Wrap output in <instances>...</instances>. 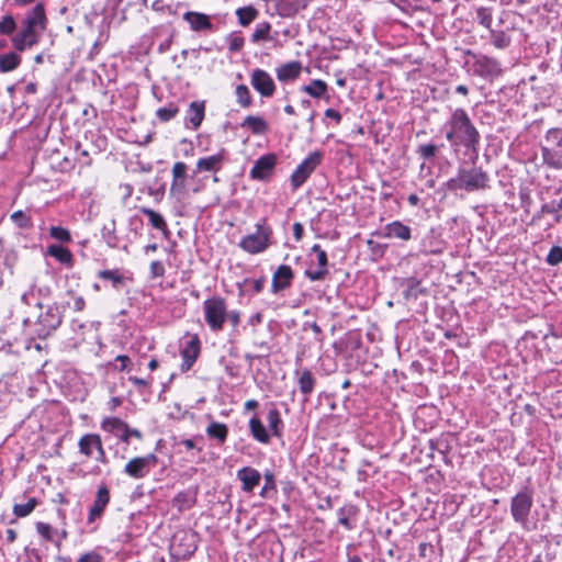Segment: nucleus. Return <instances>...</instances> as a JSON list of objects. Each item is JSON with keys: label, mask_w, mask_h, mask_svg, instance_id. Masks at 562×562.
Segmentation results:
<instances>
[{"label": "nucleus", "mask_w": 562, "mask_h": 562, "mask_svg": "<svg viewBox=\"0 0 562 562\" xmlns=\"http://www.w3.org/2000/svg\"><path fill=\"white\" fill-rule=\"evenodd\" d=\"M446 139L454 148L465 147L473 153L477 151L481 135L467 111L454 109L445 124Z\"/></svg>", "instance_id": "f257e3e1"}, {"label": "nucleus", "mask_w": 562, "mask_h": 562, "mask_svg": "<svg viewBox=\"0 0 562 562\" xmlns=\"http://www.w3.org/2000/svg\"><path fill=\"white\" fill-rule=\"evenodd\" d=\"M325 116L335 120L337 123L341 121V114L334 109H327L325 111Z\"/></svg>", "instance_id": "774afa93"}, {"label": "nucleus", "mask_w": 562, "mask_h": 562, "mask_svg": "<svg viewBox=\"0 0 562 562\" xmlns=\"http://www.w3.org/2000/svg\"><path fill=\"white\" fill-rule=\"evenodd\" d=\"M241 127H246L252 132V134L261 135L268 131V124L261 116L248 115L241 123Z\"/></svg>", "instance_id": "c85d7f7f"}, {"label": "nucleus", "mask_w": 562, "mask_h": 562, "mask_svg": "<svg viewBox=\"0 0 562 562\" xmlns=\"http://www.w3.org/2000/svg\"><path fill=\"white\" fill-rule=\"evenodd\" d=\"M560 210H562V198L558 201H551L549 203H546L541 206V213H558Z\"/></svg>", "instance_id": "4d7b16f0"}, {"label": "nucleus", "mask_w": 562, "mask_h": 562, "mask_svg": "<svg viewBox=\"0 0 562 562\" xmlns=\"http://www.w3.org/2000/svg\"><path fill=\"white\" fill-rule=\"evenodd\" d=\"M36 530L41 537H43L47 541L53 540V529L50 525L46 522H37L36 524Z\"/></svg>", "instance_id": "864d4df0"}, {"label": "nucleus", "mask_w": 562, "mask_h": 562, "mask_svg": "<svg viewBox=\"0 0 562 562\" xmlns=\"http://www.w3.org/2000/svg\"><path fill=\"white\" fill-rule=\"evenodd\" d=\"M63 313L56 305H47L45 311H42L35 322H32L30 317L23 321V324L33 325L34 334L41 339L47 338L53 331H55L61 324Z\"/></svg>", "instance_id": "7ed1b4c3"}, {"label": "nucleus", "mask_w": 562, "mask_h": 562, "mask_svg": "<svg viewBox=\"0 0 562 562\" xmlns=\"http://www.w3.org/2000/svg\"><path fill=\"white\" fill-rule=\"evenodd\" d=\"M226 317L233 326H236L239 322L238 314L226 315L224 302L220 299H213V329H220Z\"/></svg>", "instance_id": "aec40b11"}, {"label": "nucleus", "mask_w": 562, "mask_h": 562, "mask_svg": "<svg viewBox=\"0 0 562 562\" xmlns=\"http://www.w3.org/2000/svg\"><path fill=\"white\" fill-rule=\"evenodd\" d=\"M250 83L262 98H271L276 92L273 78L263 69L256 68L251 71Z\"/></svg>", "instance_id": "ddd939ff"}, {"label": "nucleus", "mask_w": 562, "mask_h": 562, "mask_svg": "<svg viewBox=\"0 0 562 562\" xmlns=\"http://www.w3.org/2000/svg\"><path fill=\"white\" fill-rule=\"evenodd\" d=\"M237 477L241 482L243 491L251 493L255 487L259 484L261 475L260 472L254 468L245 467L237 473Z\"/></svg>", "instance_id": "5701e85b"}, {"label": "nucleus", "mask_w": 562, "mask_h": 562, "mask_svg": "<svg viewBox=\"0 0 562 562\" xmlns=\"http://www.w3.org/2000/svg\"><path fill=\"white\" fill-rule=\"evenodd\" d=\"M302 71L300 61H289L276 69L277 78L281 82H290L297 79Z\"/></svg>", "instance_id": "393cba45"}, {"label": "nucleus", "mask_w": 562, "mask_h": 562, "mask_svg": "<svg viewBox=\"0 0 562 562\" xmlns=\"http://www.w3.org/2000/svg\"><path fill=\"white\" fill-rule=\"evenodd\" d=\"M183 19L190 24L193 31L211 29V21L206 14L189 11L183 14Z\"/></svg>", "instance_id": "bb28decb"}, {"label": "nucleus", "mask_w": 562, "mask_h": 562, "mask_svg": "<svg viewBox=\"0 0 562 562\" xmlns=\"http://www.w3.org/2000/svg\"><path fill=\"white\" fill-rule=\"evenodd\" d=\"M270 30L271 24L269 22H261L257 24L254 33L251 34V42L259 43L261 41H268Z\"/></svg>", "instance_id": "79ce46f5"}, {"label": "nucleus", "mask_w": 562, "mask_h": 562, "mask_svg": "<svg viewBox=\"0 0 562 562\" xmlns=\"http://www.w3.org/2000/svg\"><path fill=\"white\" fill-rule=\"evenodd\" d=\"M227 437V427L224 424L213 422V439L224 442Z\"/></svg>", "instance_id": "603ef678"}, {"label": "nucleus", "mask_w": 562, "mask_h": 562, "mask_svg": "<svg viewBox=\"0 0 562 562\" xmlns=\"http://www.w3.org/2000/svg\"><path fill=\"white\" fill-rule=\"evenodd\" d=\"M46 254L53 258H55L60 263L71 268L74 266V256L71 251L60 245H49L47 247Z\"/></svg>", "instance_id": "a878e982"}, {"label": "nucleus", "mask_w": 562, "mask_h": 562, "mask_svg": "<svg viewBox=\"0 0 562 562\" xmlns=\"http://www.w3.org/2000/svg\"><path fill=\"white\" fill-rule=\"evenodd\" d=\"M541 154L548 167L562 169V128L553 127L547 131Z\"/></svg>", "instance_id": "20e7f679"}, {"label": "nucleus", "mask_w": 562, "mask_h": 562, "mask_svg": "<svg viewBox=\"0 0 562 562\" xmlns=\"http://www.w3.org/2000/svg\"><path fill=\"white\" fill-rule=\"evenodd\" d=\"M151 378L149 379H143L137 376H130L128 381L132 382L135 386L138 389H146L151 384Z\"/></svg>", "instance_id": "052dcab7"}, {"label": "nucleus", "mask_w": 562, "mask_h": 562, "mask_svg": "<svg viewBox=\"0 0 562 562\" xmlns=\"http://www.w3.org/2000/svg\"><path fill=\"white\" fill-rule=\"evenodd\" d=\"M21 64V57L14 53L10 52L7 54L0 55V71L1 72H10L16 69Z\"/></svg>", "instance_id": "7c9ffc66"}, {"label": "nucleus", "mask_w": 562, "mask_h": 562, "mask_svg": "<svg viewBox=\"0 0 562 562\" xmlns=\"http://www.w3.org/2000/svg\"><path fill=\"white\" fill-rule=\"evenodd\" d=\"M110 499L111 494L109 487L104 483L100 484L98 486L92 506L89 509L88 522H93L102 517L106 506L110 503Z\"/></svg>", "instance_id": "2eb2a0df"}, {"label": "nucleus", "mask_w": 562, "mask_h": 562, "mask_svg": "<svg viewBox=\"0 0 562 562\" xmlns=\"http://www.w3.org/2000/svg\"><path fill=\"white\" fill-rule=\"evenodd\" d=\"M547 262L551 266H557L562 262V248L559 246H553L548 256Z\"/></svg>", "instance_id": "09e8293b"}, {"label": "nucleus", "mask_w": 562, "mask_h": 562, "mask_svg": "<svg viewBox=\"0 0 562 562\" xmlns=\"http://www.w3.org/2000/svg\"><path fill=\"white\" fill-rule=\"evenodd\" d=\"M165 272V268L160 261H153L150 263V273L153 277H161Z\"/></svg>", "instance_id": "e2e57ef3"}, {"label": "nucleus", "mask_w": 562, "mask_h": 562, "mask_svg": "<svg viewBox=\"0 0 562 562\" xmlns=\"http://www.w3.org/2000/svg\"><path fill=\"white\" fill-rule=\"evenodd\" d=\"M157 457L154 453L133 458L125 464L124 473L135 480L144 479L157 464Z\"/></svg>", "instance_id": "9d476101"}, {"label": "nucleus", "mask_w": 562, "mask_h": 562, "mask_svg": "<svg viewBox=\"0 0 562 562\" xmlns=\"http://www.w3.org/2000/svg\"><path fill=\"white\" fill-rule=\"evenodd\" d=\"M140 212L148 217L149 224L154 228L159 229V231L167 229V223H166L165 218L159 213H157L156 211L148 209V207H143L140 210Z\"/></svg>", "instance_id": "e433bc0d"}, {"label": "nucleus", "mask_w": 562, "mask_h": 562, "mask_svg": "<svg viewBox=\"0 0 562 562\" xmlns=\"http://www.w3.org/2000/svg\"><path fill=\"white\" fill-rule=\"evenodd\" d=\"M271 229L257 224V231L241 238L239 246L249 254L265 251L269 247V237Z\"/></svg>", "instance_id": "1a4fd4ad"}, {"label": "nucleus", "mask_w": 562, "mask_h": 562, "mask_svg": "<svg viewBox=\"0 0 562 562\" xmlns=\"http://www.w3.org/2000/svg\"><path fill=\"white\" fill-rule=\"evenodd\" d=\"M21 301L27 306L34 305L35 307L43 310V304L38 301L33 291L24 293L21 297Z\"/></svg>", "instance_id": "5fc2aeb1"}, {"label": "nucleus", "mask_w": 562, "mask_h": 562, "mask_svg": "<svg viewBox=\"0 0 562 562\" xmlns=\"http://www.w3.org/2000/svg\"><path fill=\"white\" fill-rule=\"evenodd\" d=\"M490 38L492 45L497 49H506L512 44V37L505 31L502 30H490Z\"/></svg>", "instance_id": "c756f323"}, {"label": "nucleus", "mask_w": 562, "mask_h": 562, "mask_svg": "<svg viewBox=\"0 0 562 562\" xmlns=\"http://www.w3.org/2000/svg\"><path fill=\"white\" fill-rule=\"evenodd\" d=\"M79 452L87 458H91L93 456V451L95 450L98 456L95 459L101 463H108L106 454L102 445V440L97 434H86L83 435L78 442Z\"/></svg>", "instance_id": "f8f14e48"}, {"label": "nucleus", "mask_w": 562, "mask_h": 562, "mask_svg": "<svg viewBox=\"0 0 562 562\" xmlns=\"http://www.w3.org/2000/svg\"><path fill=\"white\" fill-rule=\"evenodd\" d=\"M265 485L260 492V495L262 497L267 496L268 492L269 491H276L277 486H276V481H274V475L272 472H269L267 471L265 473Z\"/></svg>", "instance_id": "8fccbe9b"}, {"label": "nucleus", "mask_w": 562, "mask_h": 562, "mask_svg": "<svg viewBox=\"0 0 562 562\" xmlns=\"http://www.w3.org/2000/svg\"><path fill=\"white\" fill-rule=\"evenodd\" d=\"M323 154L318 150L311 153L291 175V186L293 190L299 189L322 162Z\"/></svg>", "instance_id": "6e6552de"}, {"label": "nucleus", "mask_w": 562, "mask_h": 562, "mask_svg": "<svg viewBox=\"0 0 562 562\" xmlns=\"http://www.w3.org/2000/svg\"><path fill=\"white\" fill-rule=\"evenodd\" d=\"M417 153L422 158L431 160L437 154V146L434 144H424L418 147Z\"/></svg>", "instance_id": "de8ad7c7"}, {"label": "nucleus", "mask_w": 562, "mask_h": 562, "mask_svg": "<svg viewBox=\"0 0 562 562\" xmlns=\"http://www.w3.org/2000/svg\"><path fill=\"white\" fill-rule=\"evenodd\" d=\"M25 18L35 22L37 25L42 27H46L47 20L45 9L42 3H37L31 11L26 13Z\"/></svg>", "instance_id": "4c0bfd02"}, {"label": "nucleus", "mask_w": 562, "mask_h": 562, "mask_svg": "<svg viewBox=\"0 0 562 562\" xmlns=\"http://www.w3.org/2000/svg\"><path fill=\"white\" fill-rule=\"evenodd\" d=\"M188 178V166L182 161H177L172 167V182L170 191L172 193H182L186 189Z\"/></svg>", "instance_id": "412c9836"}, {"label": "nucleus", "mask_w": 562, "mask_h": 562, "mask_svg": "<svg viewBox=\"0 0 562 562\" xmlns=\"http://www.w3.org/2000/svg\"><path fill=\"white\" fill-rule=\"evenodd\" d=\"M196 535L189 529H178L170 540V553L178 560L189 558L196 549Z\"/></svg>", "instance_id": "423d86ee"}, {"label": "nucleus", "mask_w": 562, "mask_h": 562, "mask_svg": "<svg viewBox=\"0 0 562 562\" xmlns=\"http://www.w3.org/2000/svg\"><path fill=\"white\" fill-rule=\"evenodd\" d=\"M41 34L32 29L22 24L21 31L14 34L11 38L13 47L18 52H24L32 46L36 45L40 41Z\"/></svg>", "instance_id": "f3484780"}, {"label": "nucleus", "mask_w": 562, "mask_h": 562, "mask_svg": "<svg viewBox=\"0 0 562 562\" xmlns=\"http://www.w3.org/2000/svg\"><path fill=\"white\" fill-rule=\"evenodd\" d=\"M474 72L483 78L498 76L501 74L499 63L492 57L480 55L474 64Z\"/></svg>", "instance_id": "a211bd4d"}, {"label": "nucleus", "mask_w": 562, "mask_h": 562, "mask_svg": "<svg viewBox=\"0 0 562 562\" xmlns=\"http://www.w3.org/2000/svg\"><path fill=\"white\" fill-rule=\"evenodd\" d=\"M237 102L241 108H249L252 104V98L247 86L238 85L236 87Z\"/></svg>", "instance_id": "37998d69"}, {"label": "nucleus", "mask_w": 562, "mask_h": 562, "mask_svg": "<svg viewBox=\"0 0 562 562\" xmlns=\"http://www.w3.org/2000/svg\"><path fill=\"white\" fill-rule=\"evenodd\" d=\"M284 3L289 7V10L292 12H297L301 9H304L307 5L306 0H283Z\"/></svg>", "instance_id": "13d9d810"}, {"label": "nucleus", "mask_w": 562, "mask_h": 562, "mask_svg": "<svg viewBox=\"0 0 562 562\" xmlns=\"http://www.w3.org/2000/svg\"><path fill=\"white\" fill-rule=\"evenodd\" d=\"M16 30V22L11 14L4 15L0 21V34L12 35Z\"/></svg>", "instance_id": "a18cd8bd"}, {"label": "nucleus", "mask_w": 562, "mask_h": 562, "mask_svg": "<svg viewBox=\"0 0 562 562\" xmlns=\"http://www.w3.org/2000/svg\"><path fill=\"white\" fill-rule=\"evenodd\" d=\"M383 237L407 241L412 238V229L402 222L394 221L385 225Z\"/></svg>", "instance_id": "b1692460"}, {"label": "nucleus", "mask_w": 562, "mask_h": 562, "mask_svg": "<svg viewBox=\"0 0 562 562\" xmlns=\"http://www.w3.org/2000/svg\"><path fill=\"white\" fill-rule=\"evenodd\" d=\"M294 278L293 271L290 266L281 265L272 276L271 290L273 293H279L291 285Z\"/></svg>", "instance_id": "6ab92c4d"}, {"label": "nucleus", "mask_w": 562, "mask_h": 562, "mask_svg": "<svg viewBox=\"0 0 562 562\" xmlns=\"http://www.w3.org/2000/svg\"><path fill=\"white\" fill-rule=\"evenodd\" d=\"M72 297V304L67 303L75 312H82L86 307V301L81 295H76L72 291L67 292Z\"/></svg>", "instance_id": "3c124183"}, {"label": "nucleus", "mask_w": 562, "mask_h": 562, "mask_svg": "<svg viewBox=\"0 0 562 562\" xmlns=\"http://www.w3.org/2000/svg\"><path fill=\"white\" fill-rule=\"evenodd\" d=\"M205 113L204 102L193 101L190 103L189 109L187 111L184 124L188 128L196 130L203 119Z\"/></svg>", "instance_id": "4be33fe9"}, {"label": "nucleus", "mask_w": 562, "mask_h": 562, "mask_svg": "<svg viewBox=\"0 0 562 562\" xmlns=\"http://www.w3.org/2000/svg\"><path fill=\"white\" fill-rule=\"evenodd\" d=\"M238 22L243 26L250 24L258 15V10L251 5L238 8L236 10Z\"/></svg>", "instance_id": "c9c22d12"}, {"label": "nucleus", "mask_w": 562, "mask_h": 562, "mask_svg": "<svg viewBox=\"0 0 562 562\" xmlns=\"http://www.w3.org/2000/svg\"><path fill=\"white\" fill-rule=\"evenodd\" d=\"M77 562H102V557L97 552H88L82 554Z\"/></svg>", "instance_id": "bf43d9fd"}, {"label": "nucleus", "mask_w": 562, "mask_h": 562, "mask_svg": "<svg viewBox=\"0 0 562 562\" xmlns=\"http://www.w3.org/2000/svg\"><path fill=\"white\" fill-rule=\"evenodd\" d=\"M101 429L112 434L121 441L128 443L131 437L138 440L143 439V434L135 428H130L128 425L117 417H105L101 423Z\"/></svg>", "instance_id": "0eeeda50"}, {"label": "nucleus", "mask_w": 562, "mask_h": 562, "mask_svg": "<svg viewBox=\"0 0 562 562\" xmlns=\"http://www.w3.org/2000/svg\"><path fill=\"white\" fill-rule=\"evenodd\" d=\"M211 171V157L201 158L198 160L196 169L192 173V179L195 180L200 171Z\"/></svg>", "instance_id": "6e6d98bb"}, {"label": "nucleus", "mask_w": 562, "mask_h": 562, "mask_svg": "<svg viewBox=\"0 0 562 562\" xmlns=\"http://www.w3.org/2000/svg\"><path fill=\"white\" fill-rule=\"evenodd\" d=\"M267 422L273 436H281V428L283 426L279 411L276 407L269 409L267 415Z\"/></svg>", "instance_id": "473e14b6"}, {"label": "nucleus", "mask_w": 562, "mask_h": 562, "mask_svg": "<svg viewBox=\"0 0 562 562\" xmlns=\"http://www.w3.org/2000/svg\"><path fill=\"white\" fill-rule=\"evenodd\" d=\"M179 113V106L176 103L170 102L166 106L159 108L156 111V116L160 122H169Z\"/></svg>", "instance_id": "58836bf2"}, {"label": "nucleus", "mask_w": 562, "mask_h": 562, "mask_svg": "<svg viewBox=\"0 0 562 562\" xmlns=\"http://www.w3.org/2000/svg\"><path fill=\"white\" fill-rule=\"evenodd\" d=\"M244 45V40L241 37H234L229 42V50L237 52Z\"/></svg>", "instance_id": "69168bd1"}, {"label": "nucleus", "mask_w": 562, "mask_h": 562, "mask_svg": "<svg viewBox=\"0 0 562 562\" xmlns=\"http://www.w3.org/2000/svg\"><path fill=\"white\" fill-rule=\"evenodd\" d=\"M98 277L102 280L111 281L115 290H120L121 285L124 283V277L117 269L101 270L98 272Z\"/></svg>", "instance_id": "f704fd0d"}, {"label": "nucleus", "mask_w": 562, "mask_h": 562, "mask_svg": "<svg viewBox=\"0 0 562 562\" xmlns=\"http://www.w3.org/2000/svg\"><path fill=\"white\" fill-rule=\"evenodd\" d=\"M37 504V499L35 497H31L25 504H15L13 506V514L16 517H26L35 509Z\"/></svg>", "instance_id": "a19ab883"}, {"label": "nucleus", "mask_w": 562, "mask_h": 562, "mask_svg": "<svg viewBox=\"0 0 562 562\" xmlns=\"http://www.w3.org/2000/svg\"><path fill=\"white\" fill-rule=\"evenodd\" d=\"M22 24L29 29L34 30L35 32H38L40 34L45 30V27L37 25L35 22L26 18L23 19Z\"/></svg>", "instance_id": "338daca9"}, {"label": "nucleus", "mask_w": 562, "mask_h": 562, "mask_svg": "<svg viewBox=\"0 0 562 562\" xmlns=\"http://www.w3.org/2000/svg\"><path fill=\"white\" fill-rule=\"evenodd\" d=\"M181 346V370L188 371L191 369L193 363L195 362L198 356L200 355V340L196 335L187 334L180 341Z\"/></svg>", "instance_id": "9b49d317"}, {"label": "nucleus", "mask_w": 562, "mask_h": 562, "mask_svg": "<svg viewBox=\"0 0 562 562\" xmlns=\"http://www.w3.org/2000/svg\"><path fill=\"white\" fill-rule=\"evenodd\" d=\"M11 221L15 226L22 229H31L33 227V221L30 215L24 211H15L10 216Z\"/></svg>", "instance_id": "ea45409f"}, {"label": "nucleus", "mask_w": 562, "mask_h": 562, "mask_svg": "<svg viewBox=\"0 0 562 562\" xmlns=\"http://www.w3.org/2000/svg\"><path fill=\"white\" fill-rule=\"evenodd\" d=\"M533 488L522 487L510 501V514L515 522L527 526L531 508L533 506Z\"/></svg>", "instance_id": "39448f33"}, {"label": "nucleus", "mask_w": 562, "mask_h": 562, "mask_svg": "<svg viewBox=\"0 0 562 562\" xmlns=\"http://www.w3.org/2000/svg\"><path fill=\"white\" fill-rule=\"evenodd\" d=\"M302 90L312 98H321L327 91V83L321 79H314L310 85L303 86Z\"/></svg>", "instance_id": "72a5a7b5"}, {"label": "nucleus", "mask_w": 562, "mask_h": 562, "mask_svg": "<svg viewBox=\"0 0 562 562\" xmlns=\"http://www.w3.org/2000/svg\"><path fill=\"white\" fill-rule=\"evenodd\" d=\"M488 180V175L480 167L459 168L458 173L447 181V188L473 192L486 189Z\"/></svg>", "instance_id": "f03ea898"}, {"label": "nucleus", "mask_w": 562, "mask_h": 562, "mask_svg": "<svg viewBox=\"0 0 562 562\" xmlns=\"http://www.w3.org/2000/svg\"><path fill=\"white\" fill-rule=\"evenodd\" d=\"M249 429L250 434L260 443H269L270 441V435L262 424V422L257 417L254 416L249 420Z\"/></svg>", "instance_id": "cd10ccee"}, {"label": "nucleus", "mask_w": 562, "mask_h": 562, "mask_svg": "<svg viewBox=\"0 0 562 562\" xmlns=\"http://www.w3.org/2000/svg\"><path fill=\"white\" fill-rule=\"evenodd\" d=\"M49 236L60 243H70L71 234L70 232L61 226H52L49 228Z\"/></svg>", "instance_id": "49530a36"}, {"label": "nucleus", "mask_w": 562, "mask_h": 562, "mask_svg": "<svg viewBox=\"0 0 562 562\" xmlns=\"http://www.w3.org/2000/svg\"><path fill=\"white\" fill-rule=\"evenodd\" d=\"M304 233L303 225L299 222L293 224V236L296 241H300L302 239Z\"/></svg>", "instance_id": "0e129e2a"}, {"label": "nucleus", "mask_w": 562, "mask_h": 562, "mask_svg": "<svg viewBox=\"0 0 562 562\" xmlns=\"http://www.w3.org/2000/svg\"><path fill=\"white\" fill-rule=\"evenodd\" d=\"M346 510L345 508H340L338 514H339V519H338V522L344 526L347 530H351L353 528V526L351 525L350 520H349V517L345 514Z\"/></svg>", "instance_id": "680f3d73"}, {"label": "nucleus", "mask_w": 562, "mask_h": 562, "mask_svg": "<svg viewBox=\"0 0 562 562\" xmlns=\"http://www.w3.org/2000/svg\"><path fill=\"white\" fill-rule=\"evenodd\" d=\"M297 383L300 392L307 396L313 392L316 380L313 376L312 372L305 369L300 373Z\"/></svg>", "instance_id": "2f4dec72"}, {"label": "nucleus", "mask_w": 562, "mask_h": 562, "mask_svg": "<svg viewBox=\"0 0 562 562\" xmlns=\"http://www.w3.org/2000/svg\"><path fill=\"white\" fill-rule=\"evenodd\" d=\"M475 14L477 22L490 31L492 29L493 20L492 9L486 7H479L475 11Z\"/></svg>", "instance_id": "c03bdc74"}, {"label": "nucleus", "mask_w": 562, "mask_h": 562, "mask_svg": "<svg viewBox=\"0 0 562 562\" xmlns=\"http://www.w3.org/2000/svg\"><path fill=\"white\" fill-rule=\"evenodd\" d=\"M277 164V156L268 154L257 159L250 170V178L254 180L265 181L273 173Z\"/></svg>", "instance_id": "4468645a"}, {"label": "nucleus", "mask_w": 562, "mask_h": 562, "mask_svg": "<svg viewBox=\"0 0 562 562\" xmlns=\"http://www.w3.org/2000/svg\"><path fill=\"white\" fill-rule=\"evenodd\" d=\"M311 251L313 254H316L317 258V268L314 269L313 265L305 270V276L311 281H321L324 280L325 277L328 274V258L327 254L324 249L321 248L319 245L315 244Z\"/></svg>", "instance_id": "dca6fc26"}]
</instances>
